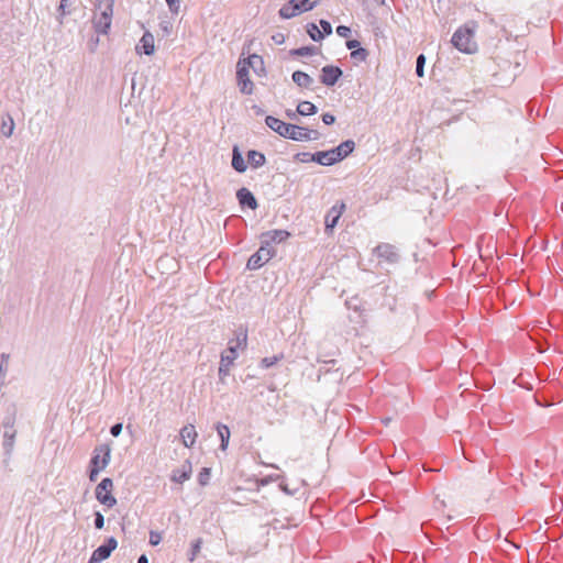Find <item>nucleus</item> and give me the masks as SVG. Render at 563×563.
Listing matches in <instances>:
<instances>
[{
	"label": "nucleus",
	"instance_id": "obj_52",
	"mask_svg": "<svg viewBox=\"0 0 563 563\" xmlns=\"http://www.w3.org/2000/svg\"><path fill=\"white\" fill-rule=\"evenodd\" d=\"M137 563H148V559L145 554H142L137 559Z\"/></svg>",
	"mask_w": 563,
	"mask_h": 563
},
{
	"label": "nucleus",
	"instance_id": "obj_23",
	"mask_svg": "<svg viewBox=\"0 0 563 563\" xmlns=\"http://www.w3.org/2000/svg\"><path fill=\"white\" fill-rule=\"evenodd\" d=\"M291 79L300 88L309 89L313 84V78L301 70L294 71L291 75Z\"/></svg>",
	"mask_w": 563,
	"mask_h": 563
},
{
	"label": "nucleus",
	"instance_id": "obj_37",
	"mask_svg": "<svg viewBox=\"0 0 563 563\" xmlns=\"http://www.w3.org/2000/svg\"><path fill=\"white\" fill-rule=\"evenodd\" d=\"M426 56L423 54L418 55L416 59V75L418 77L424 76Z\"/></svg>",
	"mask_w": 563,
	"mask_h": 563
},
{
	"label": "nucleus",
	"instance_id": "obj_5",
	"mask_svg": "<svg viewBox=\"0 0 563 563\" xmlns=\"http://www.w3.org/2000/svg\"><path fill=\"white\" fill-rule=\"evenodd\" d=\"M113 482L109 477H104L96 487V498L97 500L107 506L108 508H112L117 505V499L112 495Z\"/></svg>",
	"mask_w": 563,
	"mask_h": 563
},
{
	"label": "nucleus",
	"instance_id": "obj_10",
	"mask_svg": "<svg viewBox=\"0 0 563 563\" xmlns=\"http://www.w3.org/2000/svg\"><path fill=\"white\" fill-rule=\"evenodd\" d=\"M374 254L389 264H396L400 260L397 249L389 243H380L374 249Z\"/></svg>",
	"mask_w": 563,
	"mask_h": 563
},
{
	"label": "nucleus",
	"instance_id": "obj_51",
	"mask_svg": "<svg viewBox=\"0 0 563 563\" xmlns=\"http://www.w3.org/2000/svg\"><path fill=\"white\" fill-rule=\"evenodd\" d=\"M272 40H273L276 44L280 45V44H283V43L285 42V36H284V34H282V33H276V34H274V35L272 36Z\"/></svg>",
	"mask_w": 563,
	"mask_h": 563
},
{
	"label": "nucleus",
	"instance_id": "obj_49",
	"mask_svg": "<svg viewBox=\"0 0 563 563\" xmlns=\"http://www.w3.org/2000/svg\"><path fill=\"white\" fill-rule=\"evenodd\" d=\"M345 44H346V47L349 49H351V52L353 49H356V48L361 47V44H360V42L357 40H347Z\"/></svg>",
	"mask_w": 563,
	"mask_h": 563
},
{
	"label": "nucleus",
	"instance_id": "obj_27",
	"mask_svg": "<svg viewBox=\"0 0 563 563\" xmlns=\"http://www.w3.org/2000/svg\"><path fill=\"white\" fill-rule=\"evenodd\" d=\"M320 52L319 47L313 45L301 46L298 48H292L289 51L291 56H312L317 55Z\"/></svg>",
	"mask_w": 563,
	"mask_h": 563
},
{
	"label": "nucleus",
	"instance_id": "obj_16",
	"mask_svg": "<svg viewBox=\"0 0 563 563\" xmlns=\"http://www.w3.org/2000/svg\"><path fill=\"white\" fill-rule=\"evenodd\" d=\"M4 428L3 433V448L7 454H10L13 448V442L15 438V430L13 429V422L11 418H5L2 423Z\"/></svg>",
	"mask_w": 563,
	"mask_h": 563
},
{
	"label": "nucleus",
	"instance_id": "obj_40",
	"mask_svg": "<svg viewBox=\"0 0 563 563\" xmlns=\"http://www.w3.org/2000/svg\"><path fill=\"white\" fill-rule=\"evenodd\" d=\"M9 354L2 353L0 361V378H4L8 371Z\"/></svg>",
	"mask_w": 563,
	"mask_h": 563
},
{
	"label": "nucleus",
	"instance_id": "obj_29",
	"mask_svg": "<svg viewBox=\"0 0 563 563\" xmlns=\"http://www.w3.org/2000/svg\"><path fill=\"white\" fill-rule=\"evenodd\" d=\"M247 345V334L246 331H240L236 335L235 340H231L229 342V347H234L235 352H238L239 349H245Z\"/></svg>",
	"mask_w": 563,
	"mask_h": 563
},
{
	"label": "nucleus",
	"instance_id": "obj_21",
	"mask_svg": "<svg viewBox=\"0 0 563 563\" xmlns=\"http://www.w3.org/2000/svg\"><path fill=\"white\" fill-rule=\"evenodd\" d=\"M179 435L183 444L186 448H191L196 442L198 433L194 424H187L180 429Z\"/></svg>",
	"mask_w": 563,
	"mask_h": 563
},
{
	"label": "nucleus",
	"instance_id": "obj_22",
	"mask_svg": "<svg viewBox=\"0 0 563 563\" xmlns=\"http://www.w3.org/2000/svg\"><path fill=\"white\" fill-rule=\"evenodd\" d=\"M231 165L233 169L238 173H244L247 168V165L238 145H234L232 148Z\"/></svg>",
	"mask_w": 563,
	"mask_h": 563
},
{
	"label": "nucleus",
	"instance_id": "obj_39",
	"mask_svg": "<svg viewBox=\"0 0 563 563\" xmlns=\"http://www.w3.org/2000/svg\"><path fill=\"white\" fill-rule=\"evenodd\" d=\"M294 159L300 163H310L313 162V153L300 152L294 156Z\"/></svg>",
	"mask_w": 563,
	"mask_h": 563
},
{
	"label": "nucleus",
	"instance_id": "obj_13",
	"mask_svg": "<svg viewBox=\"0 0 563 563\" xmlns=\"http://www.w3.org/2000/svg\"><path fill=\"white\" fill-rule=\"evenodd\" d=\"M343 71L339 66L325 65L321 68L320 82L324 86L332 87L342 77Z\"/></svg>",
	"mask_w": 563,
	"mask_h": 563
},
{
	"label": "nucleus",
	"instance_id": "obj_33",
	"mask_svg": "<svg viewBox=\"0 0 563 563\" xmlns=\"http://www.w3.org/2000/svg\"><path fill=\"white\" fill-rule=\"evenodd\" d=\"M201 544H202V540L200 538H198L197 540H195L191 543L190 551H189V554H188V560L190 562L195 561L196 556L198 555V553L201 550Z\"/></svg>",
	"mask_w": 563,
	"mask_h": 563
},
{
	"label": "nucleus",
	"instance_id": "obj_12",
	"mask_svg": "<svg viewBox=\"0 0 563 563\" xmlns=\"http://www.w3.org/2000/svg\"><path fill=\"white\" fill-rule=\"evenodd\" d=\"M236 80L242 93L251 95L253 92V82L249 77V67L242 64L241 60L236 66Z\"/></svg>",
	"mask_w": 563,
	"mask_h": 563
},
{
	"label": "nucleus",
	"instance_id": "obj_19",
	"mask_svg": "<svg viewBox=\"0 0 563 563\" xmlns=\"http://www.w3.org/2000/svg\"><path fill=\"white\" fill-rule=\"evenodd\" d=\"M236 199L241 207H247L251 210H255L258 207L255 196L245 187H242L236 191Z\"/></svg>",
	"mask_w": 563,
	"mask_h": 563
},
{
	"label": "nucleus",
	"instance_id": "obj_14",
	"mask_svg": "<svg viewBox=\"0 0 563 563\" xmlns=\"http://www.w3.org/2000/svg\"><path fill=\"white\" fill-rule=\"evenodd\" d=\"M345 210L344 202H336L333 205L330 210L327 212L324 218L325 232L330 233L338 224L343 211Z\"/></svg>",
	"mask_w": 563,
	"mask_h": 563
},
{
	"label": "nucleus",
	"instance_id": "obj_2",
	"mask_svg": "<svg viewBox=\"0 0 563 563\" xmlns=\"http://www.w3.org/2000/svg\"><path fill=\"white\" fill-rule=\"evenodd\" d=\"M113 7L114 0H96L92 25L97 34H108L112 23Z\"/></svg>",
	"mask_w": 563,
	"mask_h": 563
},
{
	"label": "nucleus",
	"instance_id": "obj_30",
	"mask_svg": "<svg viewBox=\"0 0 563 563\" xmlns=\"http://www.w3.org/2000/svg\"><path fill=\"white\" fill-rule=\"evenodd\" d=\"M306 31L310 38L314 42H319L324 38V33H321V30L318 27L316 23H308L306 25Z\"/></svg>",
	"mask_w": 563,
	"mask_h": 563
},
{
	"label": "nucleus",
	"instance_id": "obj_38",
	"mask_svg": "<svg viewBox=\"0 0 563 563\" xmlns=\"http://www.w3.org/2000/svg\"><path fill=\"white\" fill-rule=\"evenodd\" d=\"M242 64H245L247 67H253L255 69L256 64L263 65V59L257 54H252L247 59H244Z\"/></svg>",
	"mask_w": 563,
	"mask_h": 563
},
{
	"label": "nucleus",
	"instance_id": "obj_11",
	"mask_svg": "<svg viewBox=\"0 0 563 563\" xmlns=\"http://www.w3.org/2000/svg\"><path fill=\"white\" fill-rule=\"evenodd\" d=\"M238 357V352H235L234 347H228L227 351H224L221 354L220 365H219V379L220 382H224L225 377L230 373V367L233 365L234 361Z\"/></svg>",
	"mask_w": 563,
	"mask_h": 563
},
{
	"label": "nucleus",
	"instance_id": "obj_56",
	"mask_svg": "<svg viewBox=\"0 0 563 563\" xmlns=\"http://www.w3.org/2000/svg\"><path fill=\"white\" fill-rule=\"evenodd\" d=\"M376 1L379 2L380 4L385 3V0H376Z\"/></svg>",
	"mask_w": 563,
	"mask_h": 563
},
{
	"label": "nucleus",
	"instance_id": "obj_15",
	"mask_svg": "<svg viewBox=\"0 0 563 563\" xmlns=\"http://www.w3.org/2000/svg\"><path fill=\"white\" fill-rule=\"evenodd\" d=\"M289 236H290V233L287 230H282V229L269 230V231L263 232L261 235L262 243L266 246H271V243L284 242Z\"/></svg>",
	"mask_w": 563,
	"mask_h": 563
},
{
	"label": "nucleus",
	"instance_id": "obj_17",
	"mask_svg": "<svg viewBox=\"0 0 563 563\" xmlns=\"http://www.w3.org/2000/svg\"><path fill=\"white\" fill-rule=\"evenodd\" d=\"M137 54L153 55L155 52L154 36L151 32L146 31L142 35L139 44L135 47Z\"/></svg>",
	"mask_w": 563,
	"mask_h": 563
},
{
	"label": "nucleus",
	"instance_id": "obj_24",
	"mask_svg": "<svg viewBox=\"0 0 563 563\" xmlns=\"http://www.w3.org/2000/svg\"><path fill=\"white\" fill-rule=\"evenodd\" d=\"M333 157L334 156H333L331 150L319 151V152L313 153V162L321 166H332V165L336 164V162Z\"/></svg>",
	"mask_w": 563,
	"mask_h": 563
},
{
	"label": "nucleus",
	"instance_id": "obj_50",
	"mask_svg": "<svg viewBox=\"0 0 563 563\" xmlns=\"http://www.w3.org/2000/svg\"><path fill=\"white\" fill-rule=\"evenodd\" d=\"M161 541V536L158 533H155V532H151L150 533V543L152 545H157Z\"/></svg>",
	"mask_w": 563,
	"mask_h": 563
},
{
	"label": "nucleus",
	"instance_id": "obj_54",
	"mask_svg": "<svg viewBox=\"0 0 563 563\" xmlns=\"http://www.w3.org/2000/svg\"><path fill=\"white\" fill-rule=\"evenodd\" d=\"M261 113H263V110L262 109H257L256 110V114H261Z\"/></svg>",
	"mask_w": 563,
	"mask_h": 563
},
{
	"label": "nucleus",
	"instance_id": "obj_34",
	"mask_svg": "<svg viewBox=\"0 0 563 563\" xmlns=\"http://www.w3.org/2000/svg\"><path fill=\"white\" fill-rule=\"evenodd\" d=\"M13 129H14V122H13V119L11 117H8V120H3L2 121V124H1V133L4 135V136H10L13 132Z\"/></svg>",
	"mask_w": 563,
	"mask_h": 563
},
{
	"label": "nucleus",
	"instance_id": "obj_31",
	"mask_svg": "<svg viewBox=\"0 0 563 563\" xmlns=\"http://www.w3.org/2000/svg\"><path fill=\"white\" fill-rule=\"evenodd\" d=\"M283 358H284V354L274 355L271 357H264L261 360L260 366L262 368L266 369V368L274 366L276 363H278Z\"/></svg>",
	"mask_w": 563,
	"mask_h": 563
},
{
	"label": "nucleus",
	"instance_id": "obj_3",
	"mask_svg": "<svg viewBox=\"0 0 563 563\" xmlns=\"http://www.w3.org/2000/svg\"><path fill=\"white\" fill-rule=\"evenodd\" d=\"M451 43L462 53L474 54L477 43L474 40V29L468 25L460 26L452 35Z\"/></svg>",
	"mask_w": 563,
	"mask_h": 563
},
{
	"label": "nucleus",
	"instance_id": "obj_43",
	"mask_svg": "<svg viewBox=\"0 0 563 563\" xmlns=\"http://www.w3.org/2000/svg\"><path fill=\"white\" fill-rule=\"evenodd\" d=\"M321 33H324V36L332 34V25L327 20H320Z\"/></svg>",
	"mask_w": 563,
	"mask_h": 563
},
{
	"label": "nucleus",
	"instance_id": "obj_45",
	"mask_svg": "<svg viewBox=\"0 0 563 563\" xmlns=\"http://www.w3.org/2000/svg\"><path fill=\"white\" fill-rule=\"evenodd\" d=\"M159 27L165 35H169L172 32V23L169 21H161Z\"/></svg>",
	"mask_w": 563,
	"mask_h": 563
},
{
	"label": "nucleus",
	"instance_id": "obj_41",
	"mask_svg": "<svg viewBox=\"0 0 563 563\" xmlns=\"http://www.w3.org/2000/svg\"><path fill=\"white\" fill-rule=\"evenodd\" d=\"M172 14L177 15L180 11V0H165Z\"/></svg>",
	"mask_w": 563,
	"mask_h": 563
},
{
	"label": "nucleus",
	"instance_id": "obj_18",
	"mask_svg": "<svg viewBox=\"0 0 563 563\" xmlns=\"http://www.w3.org/2000/svg\"><path fill=\"white\" fill-rule=\"evenodd\" d=\"M354 150L355 142L353 140L343 141L336 147L331 148L336 163L346 158Z\"/></svg>",
	"mask_w": 563,
	"mask_h": 563
},
{
	"label": "nucleus",
	"instance_id": "obj_42",
	"mask_svg": "<svg viewBox=\"0 0 563 563\" xmlns=\"http://www.w3.org/2000/svg\"><path fill=\"white\" fill-rule=\"evenodd\" d=\"M93 525L96 529H102L104 527V517L100 511L95 512Z\"/></svg>",
	"mask_w": 563,
	"mask_h": 563
},
{
	"label": "nucleus",
	"instance_id": "obj_47",
	"mask_svg": "<svg viewBox=\"0 0 563 563\" xmlns=\"http://www.w3.org/2000/svg\"><path fill=\"white\" fill-rule=\"evenodd\" d=\"M322 122L325 124V125H331L335 122V117L332 114V113H323L322 114Z\"/></svg>",
	"mask_w": 563,
	"mask_h": 563
},
{
	"label": "nucleus",
	"instance_id": "obj_53",
	"mask_svg": "<svg viewBox=\"0 0 563 563\" xmlns=\"http://www.w3.org/2000/svg\"><path fill=\"white\" fill-rule=\"evenodd\" d=\"M286 114H287V117H288L289 119H291V120H295V119H296V113H295V112H292L291 110H287V111H286Z\"/></svg>",
	"mask_w": 563,
	"mask_h": 563
},
{
	"label": "nucleus",
	"instance_id": "obj_36",
	"mask_svg": "<svg viewBox=\"0 0 563 563\" xmlns=\"http://www.w3.org/2000/svg\"><path fill=\"white\" fill-rule=\"evenodd\" d=\"M75 0H60V3L58 5V12H59V19L64 18L65 15L70 14V10H67V8L71 7Z\"/></svg>",
	"mask_w": 563,
	"mask_h": 563
},
{
	"label": "nucleus",
	"instance_id": "obj_48",
	"mask_svg": "<svg viewBox=\"0 0 563 563\" xmlns=\"http://www.w3.org/2000/svg\"><path fill=\"white\" fill-rule=\"evenodd\" d=\"M88 468H89V474H88L89 481L90 482H95L101 471L98 470L97 467L95 468V467H91V466H89Z\"/></svg>",
	"mask_w": 563,
	"mask_h": 563
},
{
	"label": "nucleus",
	"instance_id": "obj_46",
	"mask_svg": "<svg viewBox=\"0 0 563 563\" xmlns=\"http://www.w3.org/2000/svg\"><path fill=\"white\" fill-rule=\"evenodd\" d=\"M336 33L341 37H347L350 35V33H351V29L349 26H345V25H339L336 27Z\"/></svg>",
	"mask_w": 563,
	"mask_h": 563
},
{
	"label": "nucleus",
	"instance_id": "obj_26",
	"mask_svg": "<svg viewBox=\"0 0 563 563\" xmlns=\"http://www.w3.org/2000/svg\"><path fill=\"white\" fill-rule=\"evenodd\" d=\"M247 162L253 168H260L265 165L266 157L258 151L250 150L247 152Z\"/></svg>",
	"mask_w": 563,
	"mask_h": 563
},
{
	"label": "nucleus",
	"instance_id": "obj_20",
	"mask_svg": "<svg viewBox=\"0 0 563 563\" xmlns=\"http://www.w3.org/2000/svg\"><path fill=\"white\" fill-rule=\"evenodd\" d=\"M192 472V466L189 460H186L180 468H176L172 473V481L178 484H183L184 482L190 478Z\"/></svg>",
	"mask_w": 563,
	"mask_h": 563
},
{
	"label": "nucleus",
	"instance_id": "obj_9",
	"mask_svg": "<svg viewBox=\"0 0 563 563\" xmlns=\"http://www.w3.org/2000/svg\"><path fill=\"white\" fill-rule=\"evenodd\" d=\"M118 541L114 537H109L103 544L99 545L91 554L90 559L93 562H102L107 560L111 553L117 549Z\"/></svg>",
	"mask_w": 563,
	"mask_h": 563
},
{
	"label": "nucleus",
	"instance_id": "obj_1",
	"mask_svg": "<svg viewBox=\"0 0 563 563\" xmlns=\"http://www.w3.org/2000/svg\"><path fill=\"white\" fill-rule=\"evenodd\" d=\"M266 125L278 135L297 142L318 140L320 133L317 130L286 123L278 118L267 115L265 118Z\"/></svg>",
	"mask_w": 563,
	"mask_h": 563
},
{
	"label": "nucleus",
	"instance_id": "obj_28",
	"mask_svg": "<svg viewBox=\"0 0 563 563\" xmlns=\"http://www.w3.org/2000/svg\"><path fill=\"white\" fill-rule=\"evenodd\" d=\"M318 111L317 107L310 102V101H301L297 106V113L300 115L307 117V115H313Z\"/></svg>",
	"mask_w": 563,
	"mask_h": 563
},
{
	"label": "nucleus",
	"instance_id": "obj_8",
	"mask_svg": "<svg viewBox=\"0 0 563 563\" xmlns=\"http://www.w3.org/2000/svg\"><path fill=\"white\" fill-rule=\"evenodd\" d=\"M111 448L109 444H99L92 451L89 466L103 471L110 463Z\"/></svg>",
	"mask_w": 563,
	"mask_h": 563
},
{
	"label": "nucleus",
	"instance_id": "obj_6",
	"mask_svg": "<svg viewBox=\"0 0 563 563\" xmlns=\"http://www.w3.org/2000/svg\"><path fill=\"white\" fill-rule=\"evenodd\" d=\"M275 254L276 250L274 247L266 246L262 243L261 247L250 256L246 263V268L251 271L258 269L273 258Z\"/></svg>",
	"mask_w": 563,
	"mask_h": 563
},
{
	"label": "nucleus",
	"instance_id": "obj_35",
	"mask_svg": "<svg viewBox=\"0 0 563 563\" xmlns=\"http://www.w3.org/2000/svg\"><path fill=\"white\" fill-rule=\"evenodd\" d=\"M211 476V471L208 467H202L201 471L198 474V483L201 486H206L209 484Z\"/></svg>",
	"mask_w": 563,
	"mask_h": 563
},
{
	"label": "nucleus",
	"instance_id": "obj_7",
	"mask_svg": "<svg viewBox=\"0 0 563 563\" xmlns=\"http://www.w3.org/2000/svg\"><path fill=\"white\" fill-rule=\"evenodd\" d=\"M345 306L349 310L355 313L354 317L350 316V320L360 325H364L366 323V302L361 299L358 296H353L345 300Z\"/></svg>",
	"mask_w": 563,
	"mask_h": 563
},
{
	"label": "nucleus",
	"instance_id": "obj_32",
	"mask_svg": "<svg viewBox=\"0 0 563 563\" xmlns=\"http://www.w3.org/2000/svg\"><path fill=\"white\" fill-rule=\"evenodd\" d=\"M368 57V51L364 47H358L351 52V58L357 62H365Z\"/></svg>",
	"mask_w": 563,
	"mask_h": 563
},
{
	"label": "nucleus",
	"instance_id": "obj_57",
	"mask_svg": "<svg viewBox=\"0 0 563 563\" xmlns=\"http://www.w3.org/2000/svg\"><path fill=\"white\" fill-rule=\"evenodd\" d=\"M88 563H97V562H93L91 559H89Z\"/></svg>",
	"mask_w": 563,
	"mask_h": 563
},
{
	"label": "nucleus",
	"instance_id": "obj_25",
	"mask_svg": "<svg viewBox=\"0 0 563 563\" xmlns=\"http://www.w3.org/2000/svg\"><path fill=\"white\" fill-rule=\"evenodd\" d=\"M216 430H217V433L221 440V443H220V449L222 451H225L227 448H228V444H229V440H230V429L227 424L224 423H221V422H218L216 424Z\"/></svg>",
	"mask_w": 563,
	"mask_h": 563
},
{
	"label": "nucleus",
	"instance_id": "obj_4",
	"mask_svg": "<svg viewBox=\"0 0 563 563\" xmlns=\"http://www.w3.org/2000/svg\"><path fill=\"white\" fill-rule=\"evenodd\" d=\"M320 0H289L278 11L282 19L288 20L303 12L311 11L319 4Z\"/></svg>",
	"mask_w": 563,
	"mask_h": 563
},
{
	"label": "nucleus",
	"instance_id": "obj_55",
	"mask_svg": "<svg viewBox=\"0 0 563 563\" xmlns=\"http://www.w3.org/2000/svg\"><path fill=\"white\" fill-rule=\"evenodd\" d=\"M280 487L283 488L284 492L289 494V492H288V489L286 487H284L283 485H280Z\"/></svg>",
	"mask_w": 563,
	"mask_h": 563
},
{
	"label": "nucleus",
	"instance_id": "obj_44",
	"mask_svg": "<svg viewBox=\"0 0 563 563\" xmlns=\"http://www.w3.org/2000/svg\"><path fill=\"white\" fill-rule=\"evenodd\" d=\"M123 424L121 422L114 423L110 428V434L114 438L119 437L122 432Z\"/></svg>",
	"mask_w": 563,
	"mask_h": 563
}]
</instances>
